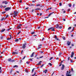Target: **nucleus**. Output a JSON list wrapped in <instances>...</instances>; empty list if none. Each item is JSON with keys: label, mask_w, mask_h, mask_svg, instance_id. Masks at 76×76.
I'll return each mask as SVG.
<instances>
[{"label": "nucleus", "mask_w": 76, "mask_h": 76, "mask_svg": "<svg viewBox=\"0 0 76 76\" xmlns=\"http://www.w3.org/2000/svg\"><path fill=\"white\" fill-rule=\"evenodd\" d=\"M59 27V25H58V24H56V28H57V29H58V28Z\"/></svg>", "instance_id": "nucleus-15"}, {"label": "nucleus", "mask_w": 76, "mask_h": 76, "mask_svg": "<svg viewBox=\"0 0 76 76\" xmlns=\"http://www.w3.org/2000/svg\"><path fill=\"white\" fill-rule=\"evenodd\" d=\"M15 61V60H11V62H14Z\"/></svg>", "instance_id": "nucleus-27"}, {"label": "nucleus", "mask_w": 76, "mask_h": 76, "mask_svg": "<svg viewBox=\"0 0 76 76\" xmlns=\"http://www.w3.org/2000/svg\"><path fill=\"white\" fill-rule=\"evenodd\" d=\"M47 70H45L43 72H45V73H47Z\"/></svg>", "instance_id": "nucleus-22"}, {"label": "nucleus", "mask_w": 76, "mask_h": 76, "mask_svg": "<svg viewBox=\"0 0 76 76\" xmlns=\"http://www.w3.org/2000/svg\"><path fill=\"white\" fill-rule=\"evenodd\" d=\"M4 20V18H2L1 19V21H3V20Z\"/></svg>", "instance_id": "nucleus-39"}, {"label": "nucleus", "mask_w": 76, "mask_h": 76, "mask_svg": "<svg viewBox=\"0 0 76 76\" xmlns=\"http://www.w3.org/2000/svg\"><path fill=\"white\" fill-rule=\"evenodd\" d=\"M54 72L52 74V76H53V75H54Z\"/></svg>", "instance_id": "nucleus-52"}, {"label": "nucleus", "mask_w": 76, "mask_h": 76, "mask_svg": "<svg viewBox=\"0 0 76 76\" xmlns=\"http://www.w3.org/2000/svg\"><path fill=\"white\" fill-rule=\"evenodd\" d=\"M5 30H6L5 29H2V30L1 32H4V31H5Z\"/></svg>", "instance_id": "nucleus-19"}, {"label": "nucleus", "mask_w": 76, "mask_h": 76, "mask_svg": "<svg viewBox=\"0 0 76 76\" xmlns=\"http://www.w3.org/2000/svg\"><path fill=\"white\" fill-rule=\"evenodd\" d=\"M68 6H69V7H72V4H68Z\"/></svg>", "instance_id": "nucleus-20"}, {"label": "nucleus", "mask_w": 76, "mask_h": 76, "mask_svg": "<svg viewBox=\"0 0 76 76\" xmlns=\"http://www.w3.org/2000/svg\"><path fill=\"white\" fill-rule=\"evenodd\" d=\"M34 54H35L34 52L30 56L31 57H33Z\"/></svg>", "instance_id": "nucleus-13"}, {"label": "nucleus", "mask_w": 76, "mask_h": 76, "mask_svg": "<svg viewBox=\"0 0 76 76\" xmlns=\"http://www.w3.org/2000/svg\"><path fill=\"white\" fill-rule=\"evenodd\" d=\"M74 26L76 27V24H74Z\"/></svg>", "instance_id": "nucleus-64"}, {"label": "nucleus", "mask_w": 76, "mask_h": 76, "mask_svg": "<svg viewBox=\"0 0 76 76\" xmlns=\"http://www.w3.org/2000/svg\"><path fill=\"white\" fill-rule=\"evenodd\" d=\"M44 56H42L41 57H39V58H42Z\"/></svg>", "instance_id": "nucleus-34"}, {"label": "nucleus", "mask_w": 76, "mask_h": 76, "mask_svg": "<svg viewBox=\"0 0 76 76\" xmlns=\"http://www.w3.org/2000/svg\"><path fill=\"white\" fill-rule=\"evenodd\" d=\"M44 37H43L42 39V41H43V40H44Z\"/></svg>", "instance_id": "nucleus-55"}, {"label": "nucleus", "mask_w": 76, "mask_h": 76, "mask_svg": "<svg viewBox=\"0 0 76 76\" xmlns=\"http://www.w3.org/2000/svg\"><path fill=\"white\" fill-rule=\"evenodd\" d=\"M41 5L40 4H38L36 5V6H39Z\"/></svg>", "instance_id": "nucleus-33"}, {"label": "nucleus", "mask_w": 76, "mask_h": 76, "mask_svg": "<svg viewBox=\"0 0 76 76\" xmlns=\"http://www.w3.org/2000/svg\"><path fill=\"white\" fill-rule=\"evenodd\" d=\"M20 32H21V31H19L18 33H17V35H19V34H20Z\"/></svg>", "instance_id": "nucleus-36"}, {"label": "nucleus", "mask_w": 76, "mask_h": 76, "mask_svg": "<svg viewBox=\"0 0 76 76\" xmlns=\"http://www.w3.org/2000/svg\"><path fill=\"white\" fill-rule=\"evenodd\" d=\"M70 9H69L67 11H68V12H70Z\"/></svg>", "instance_id": "nucleus-45"}, {"label": "nucleus", "mask_w": 76, "mask_h": 76, "mask_svg": "<svg viewBox=\"0 0 76 76\" xmlns=\"http://www.w3.org/2000/svg\"><path fill=\"white\" fill-rule=\"evenodd\" d=\"M68 72H69V71H67L66 73V75L67 76H71V75H68Z\"/></svg>", "instance_id": "nucleus-11"}, {"label": "nucleus", "mask_w": 76, "mask_h": 76, "mask_svg": "<svg viewBox=\"0 0 76 76\" xmlns=\"http://www.w3.org/2000/svg\"><path fill=\"white\" fill-rule=\"evenodd\" d=\"M61 63H63V61H61Z\"/></svg>", "instance_id": "nucleus-54"}, {"label": "nucleus", "mask_w": 76, "mask_h": 76, "mask_svg": "<svg viewBox=\"0 0 76 76\" xmlns=\"http://www.w3.org/2000/svg\"><path fill=\"white\" fill-rule=\"evenodd\" d=\"M74 59H76V57H74Z\"/></svg>", "instance_id": "nucleus-63"}, {"label": "nucleus", "mask_w": 76, "mask_h": 76, "mask_svg": "<svg viewBox=\"0 0 76 76\" xmlns=\"http://www.w3.org/2000/svg\"><path fill=\"white\" fill-rule=\"evenodd\" d=\"M22 25L19 24L18 26H17V28H18V29H20V27Z\"/></svg>", "instance_id": "nucleus-4"}, {"label": "nucleus", "mask_w": 76, "mask_h": 76, "mask_svg": "<svg viewBox=\"0 0 76 76\" xmlns=\"http://www.w3.org/2000/svg\"><path fill=\"white\" fill-rule=\"evenodd\" d=\"M63 20L64 21H66V20L64 19H63Z\"/></svg>", "instance_id": "nucleus-58"}, {"label": "nucleus", "mask_w": 76, "mask_h": 76, "mask_svg": "<svg viewBox=\"0 0 76 76\" xmlns=\"http://www.w3.org/2000/svg\"><path fill=\"white\" fill-rule=\"evenodd\" d=\"M73 7H74L75 6V4H73Z\"/></svg>", "instance_id": "nucleus-59"}, {"label": "nucleus", "mask_w": 76, "mask_h": 76, "mask_svg": "<svg viewBox=\"0 0 76 76\" xmlns=\"http://www.w3.org/2000/svg\"><path fill=\"white\" fill-rule=\"evenodd\" d=\"M26 64H29L28 62H26Z\"/></svg>", "instance_id": "nucleus-61"}, {"label": "nucleus", "mask_w": 76, "mask_h": 76, "mask_svg": "<svg viewBox=\"0 0 76 76\" xmlns=\"http://www.w3.org/2000/svg\"><path fill=\"white\" fill-rule=\"evenodd\" d=\"M71 28H72V27H69L68 28V30H70V29H71Z\"/></svg>", "instance_id": "nucleus-25"}, {"label": "nucleus", "mask_w": 76, "mask_h": 76, "mask_svg": "<svg viewBox=\"0 0 76 76\" xmlns=\"http://www.w3.org/2000/svg\"><path fill=\"white\" fill-rule=\"evenodd\" d=\"M22 1L20 0V3H22Z\"/></svg>", "instance_id": "nucleus-48"}, {"label": "nucleus", "mask_w": 76, "mask_h": 76, "mask_svg": "<svg viewBox=\"0 0 76 76\" xmlns=\"http://www.w3.org/2000/svg\"><path fill=\"white\" fill-rule=\"evenodd\" d=\"M55 38V39H56V40H59L57 38V36L56 35H55V37H54Z\"/></svg>", "instance_id": "nucleus-12"}, {"label": "nucleus", "mask_w": 76, "mask_h": 76, "mask_svg": "<svg viewBox=\"0 0 76 76\" xmlns=\"http://www.w3.org/2000/svg\"><path fill=\"white\" fill-rule=\"evenodd\" d=\"M7 3H8V2H7V1H5V4H7Z\"/></svg>", "instance_id": "nucleus-21"}, {"label": "nucleus", "mask_w": 76, "mask_h": 76, "mask_svg": "<svg viewBox=\"0 0 76 76\" xmlns=\"http://www.w3.org/2000/svg\"><path fill=\"white\" fill-rule=\"evenodd\" d=\"M44 64H42V66H41L40 67H42L44 66Z\"/></svg>", "instance_id": "nucleus-41"}, {"label": "nucleus", "mask_w": 76, "mask_h": 76, "mask_svg": "<svg viewBox=\"0 0 76 76\" xmlns=\"http://www.w3.org/2000/svg\"><path fill=\"white\" fill-rule=\"evenodd\" d=\"M32 59H33V58H31L30 59V60H31V61H32Z\"/></svg>", "instance_id": "nucleus-53"}, {"label": "nucleus", "mask_w": 76, "mask_h": 76, "mask_svg": "<svg viewBox=\"0 0 76 76\" xmlns=\"http://www.w3.org/2000/svg\"><path fill=\"white\" fill-rule=\"evenodd\" d=\"M74 52H72V54L71 55V58H72V57H73V56H74Z\"/></svg>", "instance_id": "nucleus-5"}, {"label": "nucleus", "mask_w": 76, "mask_h": 76, "mask_svg": "<svg viewBox=\"0 0 76 76\" xmlns=\"http://www.w3.org/2000/svg\"><path fill=\"white\" fill-rule=\"evenodd\" d=\"M41 15H42V13H41L40 14V16H41Z\"/></svg>", "instance_id": "nucleus-62"}, {"label": "nucleus", "mask_w": 76, "mask_h": 76, "mask_svg": "<svg viewBox=\"0 0 76 76\" xmlns=\"http://www.w3.org/2000/svg\"><path fill=\"white\" fill-rule=\"evenodd\" d=\"M15 41L16 42H18V41H19V39H17L15 40Z\"/></svg>", "instance_id": "nucleus-16"}, {"label": "nucleus", "mask_w": 76, "mask_h": 76, "mask_svg": "<svg viewBox=\"0 0 76 76\" xmlns=\"http://www.w3.org/2000/svg\"><path fill=\"white\" fill-rule=\"evenodd\" d=\"M35 69V68H33V69L32 70V73H33L34 72V70Z\"/></svg>", "instance_id": "nucleus-30"}, {"label": "nucleus", "mask_w": 76, "mask_h": 76, "mask_svg": "<svg viewBox=\"0 0 76 76\" xmlns=\"http://www.w3.org/2000/svg\"><path fill=\"white\" fill-rule=\"evenodd\" d=\"M71 71L72 72H74V71H73V68H71Z\"/></svg>", "instance_id": "nucleus-23"}, {"label": "nucleus", "mask_w": 76, "mask_h": 76, "mask_svg": "<svg viewBox=\"0 0 76 76\" xmlns=\"http://www.w3.org/2000/svg\"><path fill=\"white\" fill-rule=\"evenodd\" d=\"M61 54H62V53H59V56H61Z\"/></svg>", "instance_id": "nucleus-26"}, {"label": "nucleus", "mask_w": 76, "mask_h": 76, "mask_svg": "<svg viewBox=\"0 0 76 76\" xmlns=\"http://www.w3.org/2000/svg\"><path fill=\"white\" fill-rule=\"evenodd\" d=\"M31 34H35V32H31Z\"/></svg>", "instance_id": "nucleus-35"}, {"label": "nucleus", "mask_w": 76, "mask_h": 76, "mask_svg": "<svg viewBox=\"0 0 76 76\" xmlns=\"http://www.w3.org/2000/svg\"><path fill=\"white\" fill-rule=\"evenodd\" d=\"M41 10V9L40 8L35 9V10Z\"/></svg>", "instance_id": "nucleus-43"}, {"label": "nucleus", "mask_w": 76, "mask_h": 76, "mask_svg": "<svg viewBox=\"0 0 76 76\" xmlns=\"http://www.w3.org/2000/svg\"><path fill=\"white\" fill-rule=\"evenodd\" d=\"M18 67V66H17V65H15L14 66H13V68H15V67Z\"/></svg>", "instance_id": "nucleus-18"}, {"label": "nucleus", "mask_w": 76, "mask_h": 76, "mask_svg": "<svg viewBox=\"0 0 76 76\" xmlns=\"http://www.w3.org/2000/svg\"><path fill=\"white\" fill-rule=\"evenodd\" d=\"M63 39H64V40H65L66 39L65 37H63Z\"/></svg>", "instance_id": "nucleus-38"}, {"label": "nucleus", "mask_w": 76, "mask_h": 76, "mask_svg": "<svg viewBox=\"0 0 76 76\" xmlns=\"http://www.w3.org/2000/svg\"><path fill=\"white\" fill-rule=\"evenodd\" d=\"M9 16V15H7L6 16V18H7Z\"/></svg>", "instance_id": "nucleus-51"}, {"label": "nucleus", "mask_w": 76, "mask_h": 76, "mask_svg": "<svg viewBox=\"0 0 76 76\" xmlns=\"http://www.w3.org/2000/svg\"><path fill=\"white\" fill-rule=\"evenodd\" d=\"M7 40H10L11 39V38H8V39H7Z\"/></svg>", "instance_id": "nucleus-37"}, {"label": "nucleus", "mask_w": 76, "mask_h": 76, "mask_svg": "<svg viewBox=\"0 0 76 76\" xmlns=\"http://www.w3.org/2000/svg\"><path fill=\"white\" fill-rule=\"evenodd\" d=\"M71 63L73 62V61L72 59L71 60Z\"/></svg>", "instance_id": "nucleus-49"}, {"label": "nucleus", "mask_w": 76, "mask_h": 76, "mask_svg": "<svg viewBox=\"0 0 76 76\" xmlns=\"http://www.w3.org/2000/svg\"><path fill=\"white\" fill-rule=\"evenodd\" d=\"M69 58H70V57H69L68 58V61L69 60Z\"/></svg>", "instance_id": "nucleus-47"}, {"label": "nucleus", "mask_w": 76, "mask_h": 76, "mask_svg": "<svg viewBox=\"0 0 76 76\" xmlns=\"http://www.w3.org/2000/svg\"><path fill=\"white\" fill-rule=\"evenodd\" d=\"M29 9V8L27 7V8H26V10H27V9Z\"/></svg>", "instance_id": "nucleus-60"}, {"label": "nucleus", "mask_w": 76, "mask_h": 76, "mask_svg": "<svg viewBox=\"0 0 76 76\" xmlns=\"http://www.w3.org/2000/svg\"><path fill=\"white\" fill-rule=\"evenodd\" d=\"M25 57H26V56H24L23 58V59H24V58H25Z\"/></svg>", "instance_id": "nucleus-46"}, {"label": "nucleus", "mask_w": 76, "mask_h": 76, "mask_svg": "<svg viewBox=\"0 0 76 76\" xmlns=\"http://www.w3.org/2000/svg\"><path fill=\"white\" fill-rule=\"evenodd\" d=\"M6 13V12H2V13L3 14H4V13Z\"/></svg>", "instance_id": "nucleus-44"}, {"label": "nucleus", "mask_w": 76, "mask_h": 76, "mask_svg": "<svg viewBox=\"0 0 76 76\" xmlns=\"http://www.w3.org/2000/svg\"><path fill=\"white\" fill-rule=\"evenodd\" d=\"M53 58V57H51L50 59H49V60H52V59Z\"/></svg>", "instance_id": "nucleus-28"}, {"label": "nucleus", "mask_w": 76, "mask_h": 76, "mask_svg": "<svg viewBox=\"0 0 76 76\" xmlns=\"http://www.w3.org/2000/svg\"><path fill=\"white\" fill-rule=\"evenodd\" d=\"M2 3L4 4V3H5V1H4L2 2Z\"/></svg>", "instance_id": "nucleus-40"}, {"label": "nucleus", "mask_w": 76, "mask_h": 76, "mask_svg": "<svg viewBox=\"0 0 76 76\" xmlns=\"http://www.w3.org/2000/svg\"><path fill=\"white\" fill-rule=\"evenodd\" d=\"M23 50H22L21 52V54H22V53H23Z\"/></svg>", "instance_id": "nucleus-56"}, {"label": "nucleus", "mask_w": 76, "mask_h": 76, "mask_svg": "<svg viewBox=\"0 0 76 76\" xmlns=\"http://www.w3.org/2000/svg\"><path fill=\"white\" fill-rule=\"evenodd\" d=\"M3 37L2 36L1 37H0V38H1V39H3Z\"/></svg>", "instance_id": "nucleus-42"}, {"label": "nucleus", "mask_w": 76, "mask_h": 76, "mask_svg": "<svg viewBox=\"0 0 76 76\" xmlns=\"http://www.w3.org/2000/svg\"><path fill=\"white\" fill-rule=\"evenodd\" d=\"M59 66L60 67V66H61V64H60L59 65Z\"/></svg>", "instance_id": "nucleus-57"}, {"label": "nucleus", "mask_w": 76, "mask_h": 76, "mask_svg": "<svg viewBox=\"0 0 76 76\" xmlns=\"http://www.w3.org/2000/svg\"><path fill=\"white\" fill-rule=\"evenodd\" d=\"M19 51H16V52H13L12 53V54H17L18 53H19Z\"/></svg>", "instance_id": "nucleus-6"}, {"label": "nucleus", "mask_w": 76, "mask_h": 76, "mask_svg": "<svg viewBox=\"0 0 76 76\" xmlns=\"http://www.w3.org/2000/svg\"><path fill=\"white\" fill-rule=\"evenodd\" d=\"M59 5L60 6H62V4H61V3H59Z\"/></svg>", "instance_id": "nucleus-29"}, {"label": "nucleus", "mask_w": 76, "mask_h": 76, "mask_svg": "<svg viewBox=\"0 0 76 76\" xmlns=\"http://www.w3.org/2000/svg\"><path fill=\"white\" fill-rule=\"evenodd\" d=\"M55 27H51L48 29V31H50V29H51V31H55V29H54Z\"/></svg>", "instance_id": "nucleus-1"}, {"label": "nucleus", "mask_w": 76, "mask_h": 76, "mask_svg": "<svg viewBox=\"0 0 76 76\" xmlns=\"http://www.w3.org/2000/svg\"><path fill=\"white\" fill-rule=\"evenodd\" d=\"M53 13H54V12H52L51 13H50L49 14L48 16H50L51 15H52V14H53Z\"/></svg>", "instance_id": "nucleus-14"}, {"label": "nucleus", "mask_w": 76, "mask_h": 76, "mask_svg": "<svg viewBox=\"0 0 76 76\" xmlns=\"http://www.w3.org/2000/svg\"><path fill=\"white\" fill-rule=\"evenodd\" d=\"M62 26H59V27H58V28L59 29H61L62 28Z\"/></svg>", "instance_id": "nucleus-24"}, {"label": "nucleus", "mask_w": 76, "mask_h": 76, "mask_svg": "<svg viewBox=\"0 0 76 76\" xmlns=\"http://www.w3.org/2000/svg\"><path fill=\"white\" fill-rule=\"evenodd\" d=\"M11 60H12V59L9 58L8 59V61H10V62H11Z\"/></svg>", "instance_id": "nucleus-17"}, {"label": "nucleus", "mask_w": 76, "mask_h": 76, "mask_svg": "<svg viewBox=\"0 0 76 76\" xmlns=\"http://www.w3.org/2000/svg\"><path fill=\"white\" fill-rule=\"evenodd\" d=\"M41 63H42V61H40L39 62V63L37 64V66H39V65H41Z\"/></svg>", "instance_id": "nucleus-7"}, {"label": "nucleus", "mask_w": 76, "mask_h": 76, "mask_svg": "<svg viewBox=\"0 0 76 76\" xmlns=\"http://www.w3.org/2000/svg\"><path fill=\"white\" fill-rule=\"evenodd\" d=\"M48 64H49V65H50V66H52V64L51 63H49Z\"/></svg>", "instance_id": "nucleus-32"}, {"label": "nucleus", "mask_w": 76, "mask_h": 76, "mask_svg": "<svg viewBox=\"0 0 76 76\" xmlns=\"http://www.w3.org/2000/svg\"><path fill=\"white\" fill-rule=\"evenodd\" d=\"M70 44H71V42H67V45H70Z\"/></svg>", "instance_id": "nucleus-10"}, {"label": "nucleus", "mask_w": 76, "mask_h": 76, "mask_svg": "<svg viewBox=\"0 0 76 76\" xmlns=\"http://www.w3.org/2000/svg\"><path fill=\"white\" fill-rule=\"evenodd\" d=\"M11 7H7L5 9V11H8L9 10H10Z\"/></svg>", "instance_id": "nucleus-3"}, {"label": "nucleus", "mask_w": 76, "mask_h": 76, "mask_svg": "<svg viewBox=\"0 0 76 76\" xmlns=\"http://www.w3.org/2000/svg\"><path fill=\"white\" fill-rule=\"evenodd\" d=\"M64 69V65H62V67L61 69V70H63V69Z\"/></svg>", "instance_id": "nucleus-8"}, {"label": "nucleus", "mask_w": 76, "mask_h": 76, "mask_svg": "<svg viewBox=\"0 0 76 76\" xmlns=\"http://www.w3.org/2000/svg\"><path fill=\"white\" fill-rule=\"evenodd\" d=\"M25 45H26V43H25L24 45H23V49H25V48H26V46H25Z\"/></svg>", "instance_id": "nucleus-9"}, {"label": "nucleus", "mask_w": 76, "mask_h": 76, "mask_svg": "<svg viewBox=\"0 0 76 76\" xmlns=\"http://www.w3.org/2000/svg\"><path fill=\"white\" fill-rule=\"evenodd\" d=\"M71 72V71H69V72L68 73V75H70V72Z\"/></svg>", "instance_id": "nucleus-31"}, {"label": "nucleus", "mask_w": 76, "mask_h": 76, "mask_svg": "<svg viewBox=\"0 0 76 76\" xmlns=\"http://www.w3.org/2000/svg\"><path fill=\"white\" fill-rule=\"evenodd\" d=\"M16 72L17 73H19V72L18 71H16Z\"/></svg>", "instance_id": "nucleus-50"}, {"label": "nucleus", "mask_w": 76, "mask_h": 76, "mask_svg": "<svg viewBox=\"0 0 76 76\" xmlns=\"http://www.w3.org/2000/svg\"><path fill=\"white\" fill-rule=\"evenodd\" d=\"M14 18H15L17 16V14H18V12L16 11H14Z\"/></svg>", "instance_id": "nucleus-2"}]
</instances>
